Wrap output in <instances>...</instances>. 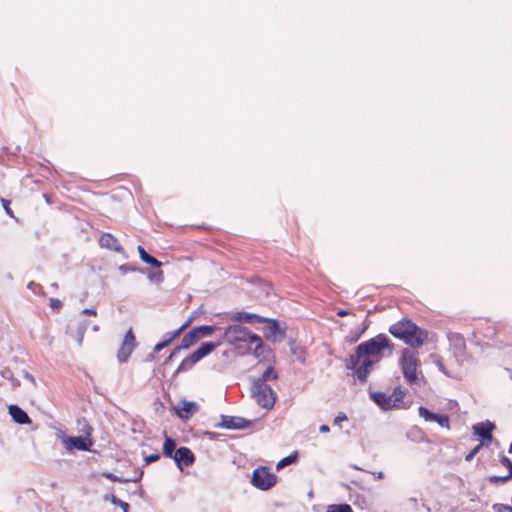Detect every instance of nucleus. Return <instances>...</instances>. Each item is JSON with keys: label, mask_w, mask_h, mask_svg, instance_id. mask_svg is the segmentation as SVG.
Segmentation results:
<instances>
[{"label": "nucleus", "mask_w": 512, "mask_h": 512, "mask_svg": "<svg viewBox=\"0 0 512 512\" xmlns=\"http://www.w3.org/2000/svg\"><path fill=\"white\" fill-rule=\"evenodd\" d=\"M388 347L389 340L383 334L361 343L356 348L355 354L350 356L347 368L355 370L357 378L365 382L374 365L381 360V352Z\"/></svg>", "instance_id": "nucleus-1"}, {"label": "nucleus", "mask_w": 512, "mask_h": 512, "mask_svg": "<svg viewBox=\"0 0 512 512\" xmlns=\"http://www.w3.org/2000/svg\"><path fill=\"white\" fill-rule=\"evenodd\" d=\"M389 332L396 338L403 340L411 347H420L427 338V332L417 327L407 319H403L389 328Z\"/></svg>", "instance_id": "nucleus-2"}, {"label": "nucleus", "mask_w": 512, "mask_h": 512, "mask_svg": "<svg viewBox=\"0 0 512 512\" xmlns=\"http://www.w3.org/2000/svg\"><path fill=\"white\" fill-rule=\"evenodd\" d=\"M399 364L406 382L411 386L419 385L422 376L418 370L420 364L418 353L410 349H404Z\"/></svg>", "instance_id": "nucleus-3"}, {"label": "nucleus", "mask_w": 512, "mask_h": 512, "mask_svg": "<svg viewBox=\"0 0 512 512\" xmlns=\"http://www.w3.org/2000/svg\"><path fill=\"white\" fill-rule=\"evenodd\" d=\"M220 344V341L203 342L190 356L182 360L176 372L181 373L191 369L197 362L213 352Z\"/></svg>", "instance_id": "nucleus-4"}, {"label": "nucleus", "mask_w": 512, "mask_h": 512, "mask_svg": "<svg viewBox=\"0 0 512 512\" xmlns=\"http://www.w3.org/2000/svg\"><path fill=\"white\" fill-rule=\"evenodd\" d=\"M224 338L230 344L236 345L239 342L249 343L250 341H259V336L252 333L248 328L241 325H229L225 328Z\"/></svg>", "instance_id": "nucleus-5"}, {"label": "nucleus", "mask_w": 512, "mask_h": 512, "mask_svg": "<svg viewBox=\"0 0 512 512\" xmlns=\"http://www.w3.org/2000/svg\"><path fill=\"white\" fill-rule=\"evenodd\" d=\"M276 481V475L268 467L260 466L252 472L251 483L259 490H269L276 484Z\"/></svg>", "instance_id": "nucleus-6"}, {"label": "nucleus", "mask_w": 512, "mask_h": 512, "mask_svg": "<svg viewBox=\"0 0 512 512\" xmlns=\"http://www.w3.org/2000/svg\"><path fill=\"white\" fill-rule=\"evenodd\" d=\"M252 397L263 408L273 407L276 396L268 384L253 383L251 389Z\"/></svg>", "instance_id": "nucleus-7"}, {"label": "nucleus", "mask_w": 512, "mask_h": 512, "mask_svg": "<svg viewBox=\"0 0 512 512\" xmlns=\"http://www.w3.org/2000/svg\"><path fill=\"white\" fill-rule=\"evenodd\" d=\"M251 424L252 422L244 417L221 415V422L217 424L216 427L231 430H243L249 428Z\"/></svg>", "instance_id": "nucleus-8"}, {"label": "nucleus", "mask_w": 512, "mask_h": 512, "mask_svg": "<svg viewBox=\"0 0 512 512\" xmlns=\"http://www.w3.org/2000/svg\"><path fill=\"white\" fill-rule=\"evenodd\" d=\"M136 347V338L132 332V329H129L124 336V339L121 343V346L117 353V359L119 362L124 363L128 360L129 356L133 352Z\"/></svg>", "instance_id": "nucleus-9"}, {"label": "nucleus", "mask_w": 512, "mask_h": 512, "mask_svg": "<svg viewBox=\"0 0 512 512\" xmlns=\"http://www.w3.org/2000/svg\"><path fill=\"white\" fill-rule=\"evenodd\" d=\"M67 450L77 449L80 451H90L93 441L91 438L83 436H69L63 439Z\"/></svg>", "instance_id": "nucleus-10"}, {"label": "nucleus", "mask_w": 512, "mask_h": 512, "mask_svg": "<svg viewBox=\"0 0 512 512\" xmlns=\"http://www.w3.org/2000/svg\"><path fill=\"white\" fill-rule=\"evenodd\" d=\"M263 327V334L267 340L277 342L280 341L284 337L283 331L280 329L279 323L276 320L265 318Z\"/></svg>", "instance_id": "nucleus-11"}, {"label": "nucleus", "mask_w": 512, "mask_h": 512, "mask_svg": "<svg viewBox=\"0 0 512 512\" xmlns=\"http://www.w3.org/2000/svg\"><path fill=\"white\" fill-rule=\"evenodd\" d=\"M173 460L177 467L182 470L183 466L187 467L194 463L195 456L188 447L182 446L175 451Z\"/></svg>", "instance_id": "nucleus-12"}, {"label": "nucleus", "mask_w": 512, "mask_h": 512, "mask_svg": "<svg viewBox=\"0 0 512 512\" xmlns=\"http://www.w3.org/2000/svg\"><path fill=\"white\" fill-rule=\"evenodd\" d=\"M494 429V424L486 421L473 425V432L475 435H478L482 438L483 444L485 441L492 440V430Z\"/></svg>", "instance_id": "nucleus-13"}, {"label": "nucleus", "mask_w": 512, "mask_h": 512, "mask_svg": "<svg viewBox=\"0 0 512 512\" xmlns=\"http://www.w3.org/2000/svg\"><path fill=\"white\" fill-rule=\"evenodd\" d=\"M99 244L103 248H107V249L113 250V251L118 252V253H123L124 252V249L120 245V243L117 240V238L114 237L110 233H104L100 237Z\"/></svg>", "instance_id": "nucleus-14"}, {"label": "nucleus", "mask_w": 512, "mask_h": 512, "mask_svg": "<svg viewBox=\"0 0 512 512\" xmlns=\"http://www.w3.org/2000/svg\"><path fill=\"white\" fill-rule=\"evenodd\" d=\"M231 320L239 323L255 324L265 321V317H262L254 313L236 312L231 316Z\"/></svg>", "instance_id": "nucleus-15"}, {"label": "nucleus", "mask_w": 512, "mask_h": 512, "mask_svg": "<svg viewBox=\"0 0 512 512\" xmlns=\"http://www.w3.org/2000/svg\"><path fill=\"white\" fill-rule=\"evenodd\" d=\"M8 411H9V414L12 417L13 421L16 422L17 424L24 425V424L31 423V419L28 416V414L26 413V411H24L18 405H16V404L10 405L8 407Z\"/></svg>", "instance_id": "nucleus-16"}, {"label": "nucleus", "mask_w": 512, "mask_h": 512, "mask_svg": "<svg viewBox=\"0 0 512 512\" xmlns=\"http://www.w3.org/2000/svg\"><path fill=\"white\" fill-rule=\"evenodd\" d=\"M198 410V405L196 402L182 400L179 403L177 414L182 419H188L191 415H193Z\"/></svg>", "instance_id": "nucleus-17"}, {"label": "nucleus", "mask_w": 512, "mask_h": 512, "mask_svg": "<svg viewBox=\"0 0 512 512\" xmlns=\"http://www.w3.org/2000/svg\"><path fill=\"white\" fill-rule=\"evenodd\" d=\"M371 398L384 410H389L394 407L393 396L381 392H375L371 394Z\"/></svg>", "instance_id": "nucleus-18"}, {"label": "nucleus", "mask_w": 512, "mask_h": 512, "mask_svg": "<svg viewBox=\"0 0 512 512\" xmlns=\"http://www.w3.org/2000/svg\"><path fill=\"white\" fill-rule=\"evenodd\" d=\"M140 259L146 263L151 265L154 268H160L162 266V263L157 260L155 257L151 256L149 253L146 252V250L142 246H138L137 248Z\"/></svg>", "instance_id": "nucleus-19"}, {"label": "nucleus", "mask_w": 512, "mask_h": 512, "mask_svg": "<svg viewBox=\"0 0 512 512\" xmlns=\"http://www.w3.org/2000/svg\"><path fill=\"white\" fill-rule=\"evenodd\" d=\"M88 326H89V321L83 320L78 324L76 332L71 333V336L76 339L79 346H81L83 343L84 334H85V331L87 330Z\"/></svg>", "instance_id": "nucleus-20"}, {"label": "nucleus", "mask_w": 512, "mask_h": 512, "mask_svg": "<svg viewBox=\"0 0 512 512\" xmlns=\"http://www.w3.org/2000/svg\"><path fill=\"white\" fill-rule=\"evenodd\" d=\"M198 341H199V338H198L194 328H192L190 331H188L183 336V338L181 340V347H183V349H188L190 346H192L193 344H195Z\"/></svg>", "instance_id": "nucleus-21"}, {"label": "nucleus", "mask_w": 512, "mask_h": 512, "mask_svg": "<svg viewBox=\"0 0 512 512\" xmlns=\"http://www.w3.org/2000/svg\"><path fill=\"white\" fill-rule=\"evenodd\" d=\"M248 344L255 345L254 355L257 358H265L266 354L270 353V350L264 345L261 337L259 336V341H250Z\"/></svg>", "instance_id": "nucleus-22"}, {"label": "nucleus", "mask_w": 512, "mask_h": 512, "mask_svg": "<svg viewBox=\"0 0 512 512\" xmlns=\"http://www.w3.org/2000/svg\"><path fill=\"white\" fill-rule=\"evenodd\" d=\"M143 472H140L139 476L133 478H123L119 477L111 472H103L102 476L106 479H109L113 482L127 483V482H137L142 477Z\"/></svg>", "instance_id": "nucleus-23"}, {"label": "nucleus", "mask_w": 512, "mask_h": 512, "mask_svg": "<svg viewBox=\"0 0 512 512\" xmlns=\"http://www.w3.org/2000/svg\"><path fill=\"white\" fill-rule=\"evenodd\" d=\"M178 448H176V442L172 438L166 436L164 445H163V454L166 457L173 458L175 451Z\"/></svg>", "instance_id": "nucleus-24"}, {"label": "nucleus", "mask_w": 512, "mask_h": 512, "mask_svg": "<svg viewBox=\"0 0 512 512\" xmlns=\"http://www.w3.org/2000/svg\"><path fill=\"white\" fill-rule=\"evenodd\" d=\"M277 379V373L274 371L272 366H268L266 370L263 372L261 377L255 380L253 383H262L267 384L268 381Z\"/></svg>", "instance_id": "nucleus-25"}, {"label": "nucleus", "mask_w": 512, "mask_h": 512, "mask_svg": "<svg viewBox=\"0 0 512 512\" xmlns=\"http://www.w3.org/2000/svg\"><path fill=\"white\" fill-rule=\"evenodd\" d=\"M194 330L200 340L201 338L211 336L214 333V331L216 330V327L212 326V325H202V326L194 327Z\"/></svg>", "instance_id": "nucleus-26"}, {"label": "nucleus", "mask_w": 512, "mask_h": 512, "mask_svg": "<svg viewBox=\"0 0 512 512\" xmlns=\"http://www.w3.org/2000/svg\"><path fill=\"white\" fill-rule=\"evenodd\" d=\"M502 462H503V464H504V465H506V466H507V468L509 469V474H508L507 476H503V477H499V476H491V477H490V481H491L492 483L505 482L506 480H508V479H511V478H512V462H511L508 458H506V457H504V458L502 459Z\"/></svg>", "instance_id": "nucleus-27"}, {"label": "nucleus", "mask_w": 512, "mask_h": 512, "mask_svg": "<svg viewBox=\"0 0 512 512\" xmlns=\"http://www.w3.org/2000/svg\"><path fill=\"white\" fill-rule=\"evenodd\" d=\"M105 501H110L112 504L119 506L123 512H129V504L118 499L114 494H107L104 496Z\"/></svg>", "instance_id": "nucleus-28"}, {"label": "nucleus", "mask_w": 512, "mask_h": 512, "mask_svg": "<svg viewBox=\"0 0 512 512\" xmlns=\"http://www.w3.org/2000/svg\"><path fill=\"white\" fill-rule=\"evenodd\" d=\"M191 319L187 320L183 325H181L174 332H169L165 334V339L163 341H167L168 345L175 340L190 324Z\"/></svg>", "instance_id": "nucleus-29"}, {"label": "nucleus", "mask_w": 512, "mask_h": 512, "mask_svg": "<svg viewBox=\"0 0 512 512\" xmlns=\"http://www.w3.org/2000/svg\"><path fill=\"white\" fill-rule=\"evenodd\" d=\"M326 512H352V508L348 504H334L328 506Z\"/></svg>", "instance_id": "nucleus-30"}, {"label": "nucleus", "mask_w": 512, "mask_h": 512, "mask_svg": "<svg viewBox=\"0 0 512 512\" xmlns=\"http://www.w3.org/2000/svg\"><path fill=\"white\" fill-rule=\"evenodd\" d=\"M391 396H393L394 407H397L402 402V399L405 396V391L400 387H396Z\"/></svg>", "instance_id": "nucleus-31"}, {"label": "nucleus", "mask_w": 512, "mask_h": 512, "mask_svg": "<svg viewBox=\"0 0 512 512\" xmlns=\"http://www.w3.org/2000/svg\"><path fill=\"white\" fill-rule=\"evenodd\" d=\"M419 415L425 419V421H435L437 414L429 411L427 408L421 406L418 409Z\"/></svg>", "instance_id": "nucleus-32"}, {"label": "nucleus", "mask_w": 512, "mask_h": 512, "mask_svg": "<svg viewBox=\"0 0 512 512\" xmlns=\"http://www.w3.org/2000/svg\"><path fill=\"white\" fill-rule=\"evenodd\" d=\"M419 415L425 419V421H435L437 414L429 411L427 408L421 406L418 409Z\"/></svg>", "instance_id": "nucleus-33"}, {"label": "nucleus", "mask_w": 512, "mask_h": 512, "mask_svg": "<svg viewBox=\"0 0 512 512\" xmlns=\"http://www.w3.org/2000/svg\"><path fill=\"white\" fill-rule=\"evenodd\" d=\"M148 278L153 282L160 283L163 281V272L161 270L150 272Z\"/></svg>", "instance_id": "nucleus-34"}, {"label": "nucleus", "mask_w": 512, "mask_h": 512, "mask_svg": "<svg viewBox=\"0 0 512 512\" xmlns=\"http://www.w3.org/2000/svg\"><path fill=\"white\" fill-rule=\"evenodd\" d=\"M434 422H437L441 427L449 429V417L446 415L437 414L436 420Z\"/></svg>", "instance_id": "nucleus-35"}, {"label": "nucleus", "mask_w": 512, "mask_h": 512, "mask_svg": "<svg viewBox=\"0 0 512 512\" xmlns=\"http://www.w3.org/2000/svg\"><path fill=\"white\" fill-rule=\"evenodd\" d=\"M483 446V443L478 444L473 450H471L465 457L466 461H471L475 455L479 452L481 447Z\"/></svg>", "instance_id": "nucleus-36"}, {"label": "nucleus", "mask_w": 512, "mask_h": 512, "mask_svg": "<svg viewBox=\"0 0 512 512\" xmlns=\"http://www.w3.org/2000/svg\"><path fill=\"white\" fill-rule=\"evenodd\" d=\"M92 431H93V428L85 421L84 426L82 428V432L84 433L83 437L90 438Z\"/></svg>", "instance_id": "nucleus-37"}, {"label": "nucleus", "mask_w": 512, "mask_h": 512, "mask_svg": "<svg viewBox=\"0 0 512 512\" xmlns=\"http://www.w3.org/2000/svg\"><path fill=\"white\" fill-rule=\"evenodd\" d=\"M159 459H160V454H158V453L151 454V455L145 457V463L150 464V463L156 462Z\"/></svg>", "instance_id": "nucleus-38"}, {"label": "nucleus", "mask_w": 512, "mask_h": 512, "mask_svg": "<svg viewBox=\"0 0 512 512\" xmlns=\"http://www.w3.org/2000/svg\"><path fill=\"white\" fill-rule=\"evenodd\" d=\"M347 419L346 414L341 412L334 418V425H339L340 422L347 421Z\"/></svg>", "instance_id": "nucleus-39"}, {"label": "nucleus", "mask_w": 512, "mask_h": 512, "mask_svg": "<svg viewBox=\"0 0 512 512\" xmlns=\"http://www.w3.org/2000/svg\"><path fill=\"white\" fill-rule=\"evenodd\" d=\"M50 307L52 309H59L60 307H62V302L59 299L51 298L50 299Z\"/></svg>", "instance_id": "nucleus-40"}, {"label": "nucleus", "mask_w": 512, "mask_h": 512, "mask_svg": "<svg viewBox=\"0 0 512 512\" xmlns=\"http://www.w3.org/2000/svg\"><path fill=\"white\" fill-rule=\"evenodd\" d=\"M135 270H136L135 268L130 267L128 264H123V265H120V266H119V271H120L122 274H126L127 272L135 271Z\"/></svg>", "instance_id": "nucleus-41"}, {"label": "nucleus", "mask_w": 512, "mask_h": 512, "mask_svg": "<svg viewBox=\"0 0 512 512\" xmlns=\"http://www.w3.org/2000/svg\"><path fill=\"white\" fill-rule=\"evenodd\" d=\"M167 346H168V342L167 341H161V342L157 343L154 346V351L155 352H160L162 349H164Z\"/></svg>", "instance_id": "nucleus-42"}, {"label": "nucleus", "mask_w": 512, "mask_h": 512, "mask_svg": "<svg viewBox=\"0 0 512 512\" xmlns=\"http://www.w3.org/2000/svg\"><path fill=\"white\" fill-rule=\"evenodd\" d=\"M182 349H183V347H181V344H180V345H178L177 347H175V348L173 349V351L171 352V354L169 355V357L167 358V360H166V361L168 362V361L172 360L173 358H175V356L178 354V352H179L180 350H182Z\"/></svg>", "instance_id": "nucleus-43"}, {"label": "nucleus", "mask_w": 512, "mask_h": 512, "mask_svg": "<svg viewBox=\"0 0 512 512\" xmlns=\"http://www.w3.org/2000/svg\"><path fill=\"white\" fill-rule=\"evenodd\" d=\"M182 349H183V347H181V344H180V345H178L177 347H175V348L173 349V351L171 352V354L169 355V357L167 358V360H166V361L168 362V361L172 360L173 358H175V356L178 354V352H179L180 350H182Z\"/></svg>", "instance_id": "nucleus-44"}, {"label": "nucleus", "mask_w": 512, "mask_h": 512, "mask_svg": "<svg viewBox=\"0 0 512 512\" xmlns=\"http://www.w3.org/2000/svg\"><path fill=\"white\" fill-rule=\"evenodd\" d=\"M182 349H183V347H181V344H180V345H178L177 347H175V348L173 349V351L171 352V354L169 355V357L167 358V360H166V361L168 362V361L172 360L173 358H175V356L178 354V352H179L180 350H182Z\"/></svg>", "instance_id": "nucleus-45"}, {"label": "nucleus", "mask_w": 512, "mask_h": 512, "mask_svg": "<svg viewBox=\"0 0 512 512\" xmlns=\"http://www.w3.org/2000/svg\"><path fill=\"white\" fill-rule=\"evenodd\" d=\"M182 349H183V347H181V344H180V345H178L177 347H175V348L173 349V351L171 352V354L169 355V357L167 358V360H166V361L168 362V361L172 360L173 358H175V356L178 354V352H179L180 350H182Z\"/></svg>", "instance_id": "nucleus-46"}, {"label": "nucleus", "mask_w": 512, "mask_h": 512, "mask_svg": "<svg viewBox=\"0 0 512 512\" xmlns=\"http://www.w3.org/2000/svg\"><path fill=\"white\" fill-rule=\"evenodd\" d=\"M288 464H289L288 456H286V457L282 458V459L278 462V464H277L276 468H277V470H279V469H281V468H283V467H285V466H288Z\"/></svg>", "instance_id": "nucleus-47"}, {"label": "nucleus", "mask_w": 512, "mask_h": 512, "mask_svg": "<svg viewBox=\"0 0 512 512\" xmlns=\"http://www.w3.org/2000/svg\"><path fill=\"white\" fill-rule=\"evenodd\" d=\"M82 314L96 316L97 312L94 308H85L81 311Z\"/></svg>", "instance_id": "nucleus-48"}, {"label": "nucleus", "mask_w": 512, "mask_h": 512, "mask_svg": "<svg viewBox=\"0 0 512 512\" xmlns=\"http://www.w3.org/2000/svg\"><path fill=\"white\" fill-rule=\"evenodd\" d=\"M2 200V203H3V207L5 209V211L7 212V214H9L10 216H12V211L10 210V208L8 207L9 205V201L8 200H5V199H1Z\"/></svg>", "instance_id": "nucleus-49"}, {"label": "nucleus", "mask_w": 512, "mask_h": 512, "mask_svg": "<svg viewBox=\"0 0 512 512\" xmlns=\"http://www.w3.org/2000/svg\"><path fill=\"white\" fill-rule=\"evenodd\" d=\"M498 512H512V507L506 505H500Z\"/></svg>", "instance_id": "nucleus-50"}, {"label": "nucleus", "mask_w": 512, "mask_h": 512, "mask_svg": "<svg viewBox=\"0 0 512 512\" xmlns=\"http://www.w3.org/2000/svg\"><path fill=\"white\" fill-rule=\"evenodd\" d=\"M297 456H298V453H297V452L290 453V458H289V459H290V460H289V461H290V465H291L292 463H294V462L297 460Z\"/></svg>", "instance_id": "nucleus-51"}, {"label": "nucleus", "mask_w": 512, "mask_h": 512, "mask_svg": "<svg viewBox=\"0 0 512 512\" xmlns=\"http://www.w3.org/2000/svg\"><path fill=\"white\" fill-rule=\"evenodd\" d=\"M330 429L327 425H321L320 428H319V431L322 432V433H326L328 432Z\"/></svg>", "instance_id": "nucleus-52"}, {"label": "nucleus", "mask_w": 512, "mask_h": 512, "mask_svg": "<svg viewBox=\"0 0 512 512\" xmlns=\"http://www.w3.org/2000/svg\"><path fill=\"white\" fill-rule=\"evenodd\" d=\"M34 287H40V286H39L38 284H36L35 282H30V283L28 284V288H29V289H32L33 291H35V290H34Z\"/></svg>", "instance_id": "nucleus-53"}, {"label": "nucleus", "mask_w": 512, "mask_h": 512, "mask_svg": "<svg viewBox=\"0 0 512 512\" xmlns=\"http://www.w3.org/2000/svg\"><path fill=\"white\" fill-rule=\"evenodd\" d=\"M337 314H338V316L343 317V316L348 315V314H349V312H348V311H346V310H340V311H338V313H337Z\"/></svg>", "instance_id": "nucleus-54"}, {"label": "nucleus", "mask_w": 512, "mask_h": 512, "mask_svg": "<svg viewBox=\"0 0 512 512\" xmlns=\"http://www.w3.org/2000/svg\"><path fill=\"white\" fill-rule=\"evenodd\" d=\"M302 353H303V351H302V350H300V351H299V355H298V359H299L301 362H303V361H304V358L302 357Z\"/></svg>", "instance_id": "nucleus-55"}, {"label": "nucleus", "mask_w": 512, "mask_h": 512, "mask_svg": "<svg viewBox=\"0 0 512 512\" xmlns=\"http://www.w3.org/2000/svg\"><path fill=\"white\" fill-rule=\"evenodd\" d=\"M439 368L441 369V371H442L443 373H445V374H447V375H448V372L445 370L444 366H443L441 363L439 364Z\"/></svg>", "instance_id": "nucleus-56"}, {"label": "nucleus", "mask_w": 512, "mask_h": 512, "mask_svg": "<svg viewBox=\"0 0 512 512\" xmlns=\"http://www.w3.org/2000/svg\"><path fill=\"white\" fill-rule=\"evenodd\" d=\"M92 330H93L94 332H97V331L99 330V326H98L97 324L93 325V326H92Z\"/></svg>", "instance_id": "nucleus-57"}, {"label": "nucleus", "mask_w": 512, "mask_h": 512, "mask_svg": "<svg viewBox=\"0 0 512 512\" xmlns=\"http://www.w3.org/2000/svg\"><path fill=\"white\" fill-rule=\"evenodd\" d=\"M377 478H379V479L384 478V473L383 472H378L377 473Z\"/></svg>", "instance_id": "nucleus-58"}, {"label": "nucleus", "mask_w": 512, "mask_h": 512, "mask_svg": "<svg viewBox=\"0 0 512 512\" xmlns=\"http://www.w3.org/2000/svg\"><path fill=\"white\" fill-rule=\"evenodd\" d=\"M290 352H292L293 354H296L297 350L296 349H290Z\"/></svg>", "instance_id": "nucleus-59"}, {"label": "nucleus", "mask_w": 512, "mask_h": 512, "mask_svg": "<svg viewBox=\"0 0 512 512\" xmlns=\"http://www.w3.org/2000/svg\"><path fill=\"white\" fill-rule=\"evenodd\" d=\"M153 358H154L153 354H150V355L148 356V359H153Z\"/></svg>", "instance_id": "nucleus-60"}, {"label": "nucleus", "mask_w": 512, "mask_h": 512, "mask_svg": "<svg viewBox=\"0 0 512 512\" xmlns=\"http://www.w3.org/2000/svg\"><path fill=\"white\" fill-rule=\"evenodd\" d=\"M508 372L510 373V377L512 379V371L511 370H508Z\"/></svg>", "instance_id": "nucleus-61"}, {"label": "nucleus", "mask_w": 512, "mask_h": 512, "mask_svg": "<svg viewBox=\"0 0 512 512\" xmlns=\"http://www.w3.org/2000/svg\"><path fill=\"white\" fill-rule=\"evenodd\" d=\"M510 452H512V443H511V446H510V449H509Z\"/></svg>", "instance_id": "nucleus-62"}]
</instances>
